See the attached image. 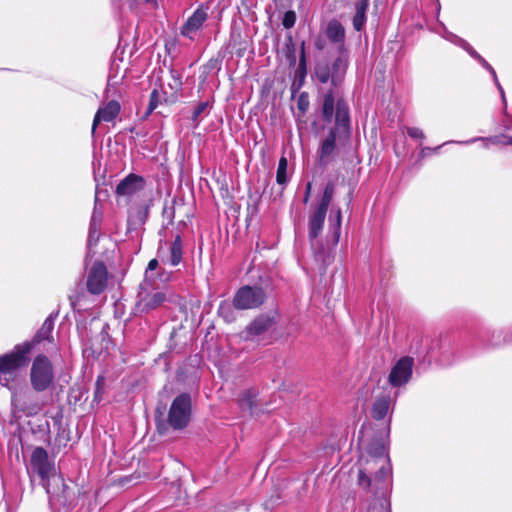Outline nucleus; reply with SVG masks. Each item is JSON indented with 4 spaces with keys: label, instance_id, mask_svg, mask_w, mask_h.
Segmentation results:
<instances>
[{
    "label": "nucleus",
    "instance_id": "nucleus-1",
    "mask_svg": "<svg viewBox=\"0 0 512 512\" xmlns=\"http://www.w3.org/2000/svg\"><path fill=\"white\" fill-rule=\"evenodd\" d=\"M351 137L350 109L347 101L340 98L336 105V120L330 128L327 136L322 139L317 150L318 163L321 167H327L335 158L339 143L347 142Z\"/></svg>",
    "mask_w": 512,
    "mask_h": 512
},
{
    "label": "nucleus",
    "instance_id": "nucleus-2",
    "mask_svg": "<svg viewBox=\"0 0 512 512\" xmlns=\"http://www.w3.org/2000/svg\"><path fill=\"white\" fill-rule=\"evenodd\" d=\"M30 385L32 389L41 393L54 386L55 372L52 361L45 354H38L32 361L30 374Z\"/></svg>",
    "mask_w": 512,
    "mask_h": 512
},
{
    "label": "nucleus",
    "instance_id": "nucleus-3",
    "mask_svg": "<svg viewBox=\"0 0 512 512\" xmlns=\"http://www.w3.org/2000/svg\"><path fill=\"white\" fill-rule=\"evenodd\" d=\"M349 66V53H338L331 65L328 63H317L314 68L315 79L321 84L329 81L333 88H338L346 75Z\"/></svg>",
    "mask_w": 512,
    "mask_h": 512
},
{
    "label": "nucleus",
    "instance_id": "nucleus-4",
    "mask_svg": "<svg viewBox=\"0 0 512 512\" xmlns=\"http://www.w3.org/2000/svg\"><path fill=\"white\" fill-rule=\"evenodd\" d=\"M32 350V343H21L14 348L0 355V374L14 375L18 370L28 366L29 354Z\"/></svg>",
    "mask_w": 512,
    "mask_h": 512
},
{
    "label": "nucleus",
    "instance_id": "nucleus-5",
    "mask_svg": "<svg viewBox=\"0 0 512 512\" xmlns=\"http://www.w3.org/2000/svg\"><path fill=\"white\" fill-rule=\"evenodd\" d=\"M192 399L189 393H181L172 401L167 422L174 430L186 428L191 420Z\"/></svg>",
    "mask_w": 512,
    "mask_h": 512
},
{
    "label": "nucleus",
    "instance_id": "nucleus-6",
    "mask_svg": "<svg viewBox=\"0 0 512 512\" xmlns=\"http://www.w3.org/2000/svg\"><path fill=\"white\" fill-rule=\"evenodd\" d=\"M266 300V293L260 286L245 285L237 290L233 297V306L237 310L260 307Z\"/></svg>",
    "mask_w": 512,
    "mask_h": 512
},
{
    "label": "nucleus",
    "instance_id": "nucleus-7",
    "mask_svg": "<svg viewBox=\"0 0 512 512\" xmlns=\"http://www.w3.org/2000/svg\"><path fill=\"white\" fill-rule=\"evenodd\" d=\"M414 359L409 356L400 358L392 367L388 381L393 387L405 385L412 376Z\"/></svg>",
    "mask_w": 512,
    "mask_h": 512
},
{
    "label": "nucleus",
    "instance_id": "nucleus-8",
    "mask_svg": "<svg viewBox=\"0 0 512 512\" xmlns=\"http://www.w3.org/2000/svg\"><path fill=\"white\" fill-rule=\"evenodd\" d=\"M107 285V268L102 261H97L91 267L87 277V290L93 295L101 294Z\"/></svg>",
    "mask_w": 512,
    "mask_h": 512
},
{
    "label": "nucleus",
    "instance_id": "nucleus-9",
    "mask_svg": "<svg viewBox=\"0 0 512 512\" xmlns=\"http://www.w3.org/2000/svg\"><path fill=\"white\" fill-rule=\"evenodd\" d=\"M207 19L208 7L200 5L181 26V35L189 38L190 40H194L196 33L202 28Z\"/></svg>",
    "mask_w": 512,
    "mask_h": 512
},
{
    "label": "nucleus",
    "instance_id": "nucleus-10",
    "mask_svg": "<svg viewBox=\"0 0 512 512\" xmlns=\"http://www.w3.org/2000/svg\"><path fill=\"white\" fill-rule=\"evenodd\" d=\"M477 339L485 347H499L504 344L512 343V329H501L497 331H480Z\"/></svg>",
    "mask_w": 512,
    "mask_h": 512
},
{
    "label": "nucleus",
    "instance_id": "nucleus-11",
    "mask_svg": "<svg viewBox=\"0 0 512 512\" xmlns=\"http://www.w3.org/2000/svg\"><path fill=\"white\" fill-rule=\"evenodd\" d=\"M32 470L37 473L41 480H46L49 477L52 465L49 462L47 451L43 447H36L30 459Z\"/></svg>",
    "mask_w": 512,
    "mask_h": 512
},
{
    "label": "nucleus",
    "instance_id": "nucleus-12",
    "mask_svg": "<svg viewBox=\"0 0 512 512\" xmlns=\"http://www.w3.org/2000/svg\"><path fill=\"white\" fill-rule=\"evenodd\" d=\"M325 35L327 39L336 44L338 53H349L348 48L345 44L346 31L344 26L337 19H332L327 23L325 29Z\"/></svg>",
    "mask_w": 512,
    "mask_h": 512
},
{
    "label": "nucleus",
    "instance_id": "nucleus-13",
    "mask_svg": "<svg viewBox=\"0 0 512 512\" xmlns=\"http://www.w3.org/2000/svg\"><path fill=\"white\" fill-rule=\"evenodd\" d=\"M460 45L473 59H475L480 65H483V68L486 69L491 74L493 81L501 94L502 101L504 104V110L506 111L507 102L505 98V93L498 80L495 69L467 41L460 39Z\"/></svg>",
    "mask_w": 512,
    "mask_h": 512
},
{
    "label": "nucleus",
    "instance_id": "nucleus-14",
    "mask_svg": "<svg viewBox=\"0 0 512 512\" xmlns=\"http://www.w3.org/2000/svg\"><path fill=\"white\" fill-rule=\"evenodd\" d=\"M327 213L313 208L308 217V239L311 247L315 249L318 237L321 235Z\"/></svg>",
    "mask_w": 512,
    "mask_h": 512
},
{
    "label": "nucleus",
    "instance_id": "nucleus-15",
    "mask_svg": "<svg viewBox=\"0 0 512 512\" xmlns=\"http://www.w3.org/2000/svg\"><path fill=\"white\" fill-rule=\"evenodd\" d=\"M144 186V177L130 173L118 183L115 192L118 196H131L143 190Z\"/></svg>",
    "mask_w": 512,
    "mask_h": 512
},
{
    "label": "nucleus",
    "instance_id": "nucleus-16",
    "mask_svg": "<svg viewBox=\"0 0 512 512\" xmlns=\"http://www.w3.org/2000/svg\"><path fill=\"white\" fill-rule=\"evenodd\" d=\"M120 109H121L120 104L115 100H111L104 107H100L98 109V111L96 112L94 119H93L92 129H91L92 136L95 135L97 126L101 121H105V122L113 121L120 113Z\"/></svg>",
    "mask_w": 512,
    "mask_h": 512
},
{
    "label": "nucleus",
    "instance_id": "nucleus-17",
    "mask_svg": "<svg viewBox=\"0 0 512 512\" xmlns=\"http://www.w3.org/2000/svg\"><path fill=\"white\" fill-rule=\"evenodd\" d=\"M58 315V311L50 313V315L43 322L40 329L34 335L33 339L31 341H25L24 343H32L33 348L36 344H40L43 341H51L54 323Z\"/></svg>",
    "mask_w": 512,
    "mask_h": 512
},
{
    "label": "nucleus",
    "instance_id": "nucleus-18",
    "mask_svg": "<svg viewBox=\"0 0 512 512\" xmlns=\"http://www.w3.org/2000/svg\"><path fill=\"white\" fill-rule=\"evenodd\" d=\"M335 88L329 89L322 97L321 114L323 121L330 123L336 117V105L338 98L335 97ZM341 97H339L340 99Z\"/></svg>",
    "mask_w": 512,
    "mask_h": 512
},
{
    "label": "nucleus",
    "instance_id": "nucleus-19",
    "mask_svg": "<svg viewBox=\"0 0 512 512\" xmlns=\"http://www.w3.org/2000/svg\"><path fill=\"white\" fill-rule=\"evenodd\" d=\"M369 9V0H358L354 4V16L352 25L355 31L361 32L367 22V11Z\"/></svg>",
    "mask_w": 512,
    "mask_h": 512
},
{
    "label": "nucleus",
    "instance_id": "nucleus-20",
    "mask_svg": "<svg viewBox=\"0 0 512 512\" xmlns=\"http://www.w3.org/2000/svg\"><path fill=\"white\" fill-rule=\"evenodd\" d=\"M274 324V319L268 315L256 317L246 328L247 335L259 336L267 332Z\"/></svg>",
    "mask_w": 512,
    "mask_h": 512
},
{
    "label": "nucleus",
    "instance_id": "nucleus-21",
    "mask_svg": "<svg viewBox=\"0 0 512 512\" xmlns=\"http://www.w3.org/2000/svg\"><path fill=\"white\" fill-rule=\"evenodd\" d=\"M258 393L254 389H247L241 392L237 399L238 407L243 412L254 413V409L258 406Z\"/></svg>",
    "mask_w": 512,
    "mask_h": 512
},
{
    "label": "nucleus",
    "instance_id": "nucleus-22",
    "mask_svg": "<svg viewBox=\"0 0 512 512\" xmlns=\"http://www.w3.org/2000/svg\"><path fill=\"white\" fill-rule=\"evenodd\" d=\"M11 406L14 411L21 412L26 416L36 415L40 411V407L35 403H29L25 397L13 394L11 397Z\"/></svg>",
    "mask_w": 512,
    "mask_h": 512
},
{
    "label": "nucleus",
    "instance_id": "nucleus-23",
    "mask_svg": "<svg viewBox=\"0 0 512 512\" xmlns=\"http://www.w3.org/2000/svg\"><path fill=\"white\" fill-rule=\"evenodd\" d=\"M366 451L371 456V460H367L366 464H377L378 459L382 457L388 458L387 448L382 439L374 438L366 445Z\"/></svg>",
    "mask_w": 512,
    "mask_h": 512
},
{
    "label": "nucleus",
    "instance_id": "nucleus-24",
    "mask_svg": "<svg viewBox=\"0 0 512 512\" xmlns=\"http://www.w3.org/2000/svg\"><path fill=\"white\" fill-rule=\"evenodd\" d=\"M391 404L390 396L384 395L375 399L372 408L371 415L375 420H382L386 417Z\"/></svg>",
    "mask_w": 512,
    "mask_h": 512
},
{
    "label": "nucleus",
    "instance_id": "nucleus-25",
    "mask_svg": "<svg viewBox=\"0 0 512 512\" xmlns=\"http://www.w3.org/2000/svg\"><path fill=\"white\" fill-rule=\"evenodd\" d=\"M149 291H145L147 295L142 297L141 300L143 302V310L149 312L160 307L166 301V294L162 291H156L155 293H149Z\"/></svg>",
    "mask_w": 512,
    "mask_h": 512
},
{
    "label": "nucleus",
    "instance_id": "nucleus-26",
    "mask_svg": "<svg viewBox=\"0 0 512 512\" xmlns=\"http://www.w3.org/2000/svg\"><path fill=\"white\" fill-rule=\"evenodd\" d=\"M336 192V185L333 181L327 182L320 202L314 207L320 211L327 213L330 204L333 201Z\"/></svg>",
    "mask_w": 512,
    "mask_h": 512
},
{
    "label": "nucleus",
    "instance_id": "nucleus-27",
    "mask_svg": "<svg viewBox=\"0 0 512 512\" xmlns=\"http://www.w3.org/2000/svg\"><path fill=\"white\" fill-rule=\"evenodd\" d=\"M170 256L168 258V263L172 266H177L182 261L183 256V242L182 238L179 234H177L170 245Z\"/></svg>",
    "mask_w": 512,
    "mask_h": 512
},
{
    "label": "nucleus",
    "instance_id": "nucleus-28",
    "mask_svg": "<svg viewBox=\"0 0 512 512\" xmlns=\"http://www.w3.org/2000/svg\"><path fill=\"white\" fill-rule=\"evenodd\" d=\"M159 262L156 258L151 259L148 263V266L145 271L144 280L140 284V289L142 291H149L150 289H155V277L153 271L157 269Z\"/></svg>",
    "mask_w": 512,
    "mask_h": 512
},
{
    "label": "nucleus",
    "instance_id": "nucleus-29",
    "mask_svg": "<svg viewBox=\"0 0 512 512\" xmlns=\"http://www.w3.org/2000/svg\"><path fill=\"white\" fill-rule=\"evenodd\" d=\"M149 204L139 205L129 216V222L134 225H144L149 216Z\"/></svg>",
    "mask_w": 512,
    "mask_h": 512
},
{
    "label": "nucleus",
    "instance_id": "nucleus-30",
    "mask_svg": "<svg viewBox=\"0 0 512 512\" xmlns=\"http://www.w3.org/2000/svg\"><path fill=\"white\" fill-rule=\"evenodd\" d=\"M287 169H288V160L285 156H282L278 162V167H277V171H276V182L283 187H285L287 185V183L289 182V176L287 173Z\"/></svg>",
    "mask_w": 512,
    "mask_h": 512
},
{
    "label": "nucleus",
    "instance_id": "nucleus-31",
    "mask_svg": "<svg viewBox=\"0 0 512 512\" xmlns=\"http://www.w3.org/2000/svg\"><path fill=\"white\" fill-rule=\"evenodd\" d=\"M297 77L299 79V87L303 84L304 79L307 75V59H306V51H305V42L303 41L300 46V57L297 68Z\"/></svg>",
    "mask_w": 512,
    "mask_h": 512
},
{
    "label": "nucleus",
    "instance_id": "nucleus-32",
    "mask_svg": "<svg viewBox=\"0 0 512 512\" xmlns=\"http://www.w3.org/2000/svg\"><path fill=\"white\" fill-rule=\"evenodd\" d=\"M103 219V212L101 209V204L99 203L98 195H95L94 208L92 212V216L90 219L89 227L94 229H101Z\"/></svg>",
    "mask_w": 512,
    "mask_h": 512
},
{
    "label": "nucleus",
    "instance_id": "nucleus-33",
    "mask_svg": "<svg viewBox=\"0 0 512 512\" xmlns=\"http://www.w3.org/2000/svg\"><path fill=\"white\" fill-rule=\"evenodd\" d=\"M233 302L229 303L227 301H222L218 307V314L221 316L225 322L230 323L235 320Z\"/></svg>",
    "mask_w": 512,
    "mask_h": 512
},
{
    "label": "nucleus",
    "instance_id": "nucleus-34",
    "mask_svg": "<svg viewBox=\"0 0 512 512\" xmlns=\"http://www.w3.org/2000/svg\"><path fill=\"white\" fill-rule=\"evenodd\" d=\"M210 108H211V105H210L209 101L200 102L195 106V108L192 112V115H191V120L195 124V126H198V124L200 122V118L203 115H207L209 113Z\"/></svg>",
    "mask_w": 512,
    "mask_h": 512
},
{
    "label": "nucleus",
    "instance_id": "nucleus-35",
    "mask_svg": "<svg viewBox=\"0 0 512 512\" xmlns=\"http://www.w3.org/2000/svg\"><path fill=\"white\" fill-rule=\"evenodd\" d=\"M224 57H225V55L223 53L219 52L216 57L210 58L207 61V63L204 65L205 71L207 73L219 72L221 70Z\"/></svg>",
    "mask_w": 512,
    "mask_h": 512
},
{
    "label": "nucleus",
    "instance_id": "nucleus-36",
    "mask_svg": "<svg viewBox=\"0 0 512 512\" xmlns=\"http://www.w3.org/2000/svg\"><path fill=\"white\" fill-rule=\"evenodd\" d=\"M160 103H161V100H160L159 91L157 88H154L150 93L148 107L143 116V119H146L148 116H150Z\"/></svg>",
    "mask_w": 512,
    "mask_h": 512
},
{
    "label": "nucleus",
    "instance_id": "nucleus-37",
    "mask_svg": "<svg viewBox=\"0 0 512 512\" xmlns=\"http://www.w3.org/2000/svg\"><path fill=\"white\" fill-rule=\"evenodd\" d=\"M368 468H359L357 475V484L365 491H369L372 486V479L367 475Z\"/></svg>",
    "mask_w": 512,
    "mask_h": 512
},
{
    "label": "nucleus",
    "instance_id": "nucleus-38",
    "mask_svg": "<svg viewBox=\"0 0 512 512\" xmlns=\"http://www.w3.org/2000/svg\"><path fill=\"white\" fill-rule=\"evenodd\" d=\"M341 220H342L341 209L337 208V210L335 211V219L334 220L332 218V214L330 215L331 226L334 230L333 241L335 244L338 243V241H339L340 230H341Z\"/></svg>",
    "mask_w": 512,
    "mask_h": 512
},
{
    "label": "nucleus",
    "instance_id": "nucleus-39",
    "mask_svg": "<svg viewBox=\"0 0 512 512\" xmlns=\"http://www.w3.org/2000/svg\"><path fill=\"white\" fill-rule=\"evenodd\" d=\"M106 380L104 375H98L95 381V390L93 401L99 403L105 393Z\"/></svg>",
    "mask_w": 512,
    "mask_h": 512
},
{
    "label": "nucleus",
    "instance_id": "nucleus-40",
    "mask_svg": "<svg viewBox=\"0 0 512 512\" xmlns=\"http://www.w3.org/2000/svg\"><path fill=\"white\" fill-rule=\"evenodd\" d=\"M391 474V468L389 463V458H387V464H382L379 466L377 472L375 473L374 480L376 482H384Z\"/></svg>",
    "mask_w": 512,
    "mask_h": 512
},
{
    "label": "nucleus",
    "instance_id": "nucleus-41",
    "mask_svg": "<svg viewBox=\"0 0 512 512\" xmlns=\"http://www.w3.org/2000/svg\"><path fill=\"white\" fill-rule=\"evenodd\" d=\"M286 48H287V61L289 62L290 66H294L296 64V55H295V46L293 44L292 36L288 35L286 39Z\"/></svg>",
    "mask_w": 512,
    "mask_h": 512
},
{
    "label": "nucleus",
    "instance_id": "nucleus-42",
    "mask_svg": "<svg viewBox=\"0 0 512 512\" xmlns=\"http://www.w3.org/2000/svg\"><path fill=\"white\" fill-rule=\"evenodd\" d=\"M310 101L309 95L307 92H302L297 100V108L302 113L305 114L309 109Z\"/></svg>",
    "mask_w": 512,
    "mask_h": 512
},
{
    "label": "nucleus",
    "instance_id": "nucleus-43",
    "mask_svg": "<svg viewBox=\"0 0 512 512\" xmlns=\"http://www.w3.org/2000/svg\"><path fill=\"white\" fill-rule=\"evenodd\" d=\"M296 13L293 10L286 11L282 18V25L286 29L292 28L296 23Z\"/></svg>",
    "mask_w": 512,
    "mask_h": 512
},
{
    "label": "nucleus",
    "instance_id": "nucleus-44",
    "mask_svg": "<svg viewBox=\"0 0 512 512\" xmlns=\"http://www.w3.org/2000/svg\"><path fill=\"white\" fill-rule=\"evenodd\" d=\"M163 217L169 221V223H172L175 218V199L171 201V204L168 205L167 203L163 207Z\"/></svg>",
    "mask_w": 512,
    "mask_h": 512
},
{
    "label": "nucleus",
    "instance_id": "nucleus-45",
    "mask_svg": "<svg viewBox=\"0 0 512 512\" xmlns=\"http://www.w3.org/2000/svg\"><path fill=\"white\" fill-rule=\"evenodd\" d=\"M100 238V229H94L89 227L87 246L90 248L96 246Z\"/></svg>",
    "mask_w": 512,
    "mask_h": 512
},
{
    "label": "nucleus",
    "instance_id": "nucleus-46",
    "mask_svg": "<svg viewBox=\"0 0 512 512\" xmlns=\"http://www.w3.org/2000/svg\"><path fill=\"white\" fill-rule=\"evenodd\" d=\"M282 500V496L280 493H275L271 495V497L264 503L265 509H273L275 506L279 505Z\"/></svg>",
    "mask_w": 512,
    "mask_h": 512
},
{
    "label": "nucleus",
    "instance_id": "nucleus-47",
    "mask_svg": "<svg viewBox=\"0 0 512 512\" xmlns=\"http://www.w3.org/2000/svg\"><path fill=\"white\" fill-rule=\"evenodd\" d=\"M168 86L174 92L173 95H172V97L174 98L172 100V102H174V101H176L178 99V95L180 94V92L183 89V82H177L175 80H172V82H170L168 84Z\"/></svg>",
    "mask_w": 512,
    "mask_h": 512
},
{
    "label": "nucleus",
    "instance_id": "nucleus-48",
    "mask_svg": "<svg viewBox=\"0 0 512 512\" xmlns=\"http://www.w3.org/2000/svg\"><path fill=\"white\" fill-rule=\"evenodd\" d=\"M406 132L413 139H424L425 137L423 131L417 127H408Z\"/></svg>",
    "mask_w": 512,
    "mask_h": 512
},
{
    "label": "nucleus",
    "instance_id": "nucleus-49",
    "mask_svg": "<svg viewBox=\"0 0 512 512\" xmlns=\"http://www.w3.org/2000/svg\"><path fill=\"white\" fill-rule=\"evenodd\" d=\"M169 73L172 78V80H175L177 82H183V70L175 69L172 65L169 68Z\"/></svg>",
    "mask_w": 512,
    "mask_h": 512
},
{
    "label": "nucleus",
    "instance_id": "nucleus-50",
    "mask_svg": "<svg viewBox=\"0 0 512 512\" xmlns=\"http://www.w3.org/2000/svg\"><path fill=\"white\" fill-rule=\"evenodd\" d=\"M9 375L0 374V385L3 387L10 388V382L12 380L11 377H8Z\"/></svg>",
    "mask_w": 512,
    "mask_h": 512
},
{
    "label": "nucleus",
    "instance_id": "nucleus-51",
    "mask_svg": "<svg viewBox=\"0 0 512 512\" xmlns=\"http://www.w3.org/2000/svg\"><path fill=\"white\" fill-rule=\"evenodd\" d=\"M311 188H312V184H311V182H308L306 184L305 193H304V197H303L304 204L308 203V201H309L310 194H311Z\"/></svg>",
    "mask_w": 512,
    "mask_h": 512
},
{
    "label": "nucleus",
    "instance_id": "nucleus-52",
    "mask_svg": "<svg viewBox=\"0 0 512 512\" xmlns=\"http://www.w3.org/2000/svg\"><path fill=\"white\" fill-rule=\"evenodd\" d=\"M62 486H63V491H62L63 504H65L69 498V492L71 491V489L65 483H62Z\"/></svg>",
    "mask_w": 512,
    "mask_h": 512
},
{
    "label": "nucleus",
    "instance_id": "nucleus-53",
    "mask_svg": "<svg viewBox=\"0 0 512 512\" xmlns=\"http://www.w3.org/2000/svg\"><path fill=\"white\" fill-rule=\"evenodd\" d=\"M504 127L505 129L509 130L512 128V116L508 115L506 113V120L504 121Z\"/></svg>",
    "mask_w": 512,
    "mask_h": 512
},
{
    "label": "nucleus",
    "instance_id": "nucleus-54",
    "mask_svg": "<svg viewBox=\"0 0 512 512\" xmlns=\"http://www.w3.org/2000/svg\"><path fill=\"white\" fill-rule=\"evenodd\" d=\"M314 254H315L316 259H321L323 261V263L325 264V259L323 257L324 253L321 249L315 250Z\"/></svg>",
    "mask_w": 512,
    "mask_h": 512
},
{
    "label": "nucleus",
    "instance_id": "nucleus-55",
    "mask_svg": "<svg viewBox=\"0 0 512 512\" xmlns=\"http://www.w3.org/2000/svg\"><path fill=\"white\" fill-rule=\"evenodd\" d=\"M315 48L317 50H323L324 48V44H323V41L321 39H318L316 42H315Z\"/></svg>",
    "mask_w": 512,
    "mask_h": 512
},
{
    "label": "nucleus",
    "instance_id": "nucleus-56",
    "mask_svg": "<svg viewBox=\"0 0 512 512\" xmlns=\"http://www.w3.org/2000/svg\"><path fill=\"white\" fill-rule=\"evenodd\" d=\"M112 3L114 6H117L118 8L122 5V0H112Z\"/></svg>",
    "mask_w": 512,
    "mask_h": 512
},
{
    "label": "nucleus",
    "instance_id": "nucleus-57",
    "mask_svg": "<svg viewBox=\"0 0 512 512\" xmlns=\"http://www.w3.org/2000/svg\"><path fill=\"white\" fill-rule=\"evenodd\" d=\"M440 148H441V145H440V146H437L436 148H433V149H431V148H429V147H426V148H424L422 151L424 152L425 150H429V151H434V152H436V151H438Z\"/></svg>",
    "mask_w": 512,
    "mask_h": 512
},
{
    "label": "nucleus",
    "instance_id": "nucleus-58",
    "mask_svg": "<svg viewBox=\"0 0 512 512\" xmlns=\"http://www.w3.org/2000/svg\"><path fill=\"white\" fill-rule=\"evenodd\" d=\"M159 276H160V277L165 276V281H167V280L169 279V274H168V273H165V272H163V273L159 274Z\"/></svg>",
    "mask_w": 512,
    "mask_h": 512
},
{
    "label": "nucleus",
    "instance_id": "nucleus-59",
    "mask_svg": "<svg viewBox=\"0 0 512 512\" xmlns=\"http://www.w3.org/2000/svg\"><path fill=\"white\" fill-rule=\"evenodd\" d=\"M507 139L506 143L512 145V137H505Z\"/></svg>",
    "mask_w": 512,
    "mask_h": 512
},
{
    "label": "nucleus",
    "instance_id": "nucleus-60",
    "mask_svg": "<svg viewBox=\"0 0 512 512\" xmlns=\"http://www.w3.org/2000/svg\"><path fill=\"white\" fill-rule=\"evenodd\" d=\"M236 55H237L238 57H242V56H243V51H242V50H238V51L236 52Z\"/></svg>",
    "mask_w": 512,
    "mask_h": 512
},
{
    "label": "nucleus",
    "instance_id": "nucleus-61",
    "mask_svg": "<svg viewBox=\"0 0 512 512\" xmlns=\"http://www.w3.org/2000/svg\"><path fill=\"white\" fill-rule=\"evenodd\" d=\"M351 200H352V191L349 192V202H351Z\"/></svg>",
    "mask_w": 512,
    "mask_h": 512
},
{
    "label": "nucleus",
    "instance_id": "nucleus-62",
    "mask_svg": "<svg viewBox=\"0 0 512 512\" xmlns=\"http://www.w3.org/2000/svg\"><path fill=\"white\" fill-rule=\"evenodd\" d=\"M147 3L155 2L156 0H145Z\"/></svg>",
    "mask_w": 512,
    "mask_h": 512
},
{
    "label": "nucleus",
    "instance_id": "nucleus-63",
    "mask_svg": "<svg viewBox=\"0 0 512 512\" xmlns=\"http://www.w3.org/2000/svg\"><path fill=\"white\" fill-rule=\"evenodd\" d=\"M70 301H71V305L74 306L75 305V302L72 300V298L70 297Z\"/></svg>",
    "mask_w": 512,
    "mask_h": 512
}]
</instances>
